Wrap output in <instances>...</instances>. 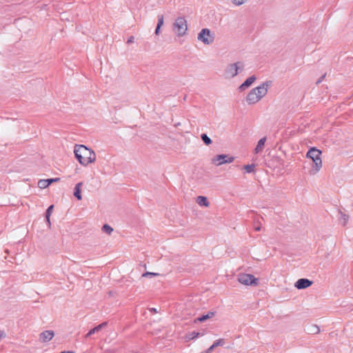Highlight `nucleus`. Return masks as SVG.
<instances>
[{
	"label": "nucleus",
	"instance_id": "obj_29",
	"mask_svg": "<svg viewBox=\"0 0 353 353\" xmlns=\"http://www.w3.org/2000/svg\"><path fill=\"white\" fill-rule=\"evenodd\" d=\"M216 348V347H214V344H212L208 349V352L209 353H211L212 352V350Z\"/></svg>",
	"mask_w": 353,
	"mask_h": 353
},
{
	"label": "nucleus",
	"instance_id": "obj_34",
	"mask_svg": "<svg viewBox=\"0 0 353 353\" xmlns=\"http://www.w3.org/2000/svg\"><path fill=\"white\" fill-rule=\"evenodd\" d=\"M201 353H209V352H208V350H206L205 351L201 352Z\"/></svg>",
	"mask_w": 353,
	"mask_h": 353
},
{
	"label": "nucleus",
	"instance_id": "obj_4",
	"mask_svg": "<svg viewBox=\"0 0 353 353\" xmlns=\"http://www.w3.org/2000/svg\"><path fill=\"white\" fill-rule=\"evenodd\" d=\"M243 69L244 63L241 61L230 63L225 67L223 76L225 79H232L241 72Z\"/></svg>",
	"mask_w": 353,
	"mask_h": 353
},
{
	"label": "nucleus",
	"instance_id": "obj_30",
	"mask_svg": "<svg viewBox=\"0 0 353 353\" xmlns=\"http://www.w3.org/2000/svg\"><path fill=\"white\" fill-rule=\"evenodd\" d=\"M6 337V334L3 331L0 330V339Z\"/></svg>",
	"mask_w": 353,
	"mask_h": 353
},
{
	"label": "nucleus",
	"instance_id": "obj_8",
	"mask_svg": "<svg viewBox=\"0 0 353 353\" xmlns=\"http://www.w3.org/2000/svg\"><path fill=\"white\" fill-rule=\"evenodd\" d=\"M234 160V158L233 157H229L227 154H218L212 159V162L216 165L219 166L225 163H230Z\"/></svg>",
	"mask_w": 353,
	"mask_h": 353
},
{
	"label": "nucleus",
	"instance_id": "obj_3",
	"mask_svg": "<svg viewBox=\"0 0 353 353\" xmlns=\"http://www.w3.org/2000/svg\"><path fill=\"white\" fill-rule=\"evenodd\" d=\"M321 151L316 148H310L307 154L306 157L310 159L313 163L310 170V175L316 174L322 168Z\"/></svg>",
	"mask_w": 353,
	"mask_h": 353
},
{
	"label": "nucleus",
	"instance_id": "obj_10",
	"mask_svg": "<svg viewBox=\"0 0 353 353\" xmlns=\"http://www.w3.org/2000/svg\"><path fill=\"white\" fill-rule=\"evenodd\" d=\"M256 77L255 75H252V76L249 77L241 85H239V87L238 88L240 92H243V91L245 90L247 88L250 87L254 83V82L256 81Z\"/></svg>",
	"mask_w": 353,
	"mask_h": 353
},
{
	"label": "nucleus",
	"instance_id": "obj_6",
	"mask_svg": "<svg viewBox=\"0 0 353 353\" xmlns=\"http://www.w3.org/2000/svg\"><path fill=\"white\" fill-rule=\"evenodd\" d=\"M214 39V34L208 28H203L197 36V39L206 46L212 44Z\"/></svg>",
	"mask_w": 353,
	"mask_h": 353
},
{
	"label": "nucleus",
	"instance_id": "obj_25",
	"mask_svg": "<svg viewBox=\"0 0 353 353\" xmlns=\"http://www.w3.org/2000/svg\"><path fill=\"white\" fill-rule=\"evenodd\" d=\"M214 347L223 346L225 345V340L223 339H219L214 342Z\"/></svg>",
	"mask_w": 353,
	"mask_h": 353
},
{
	"label": "nucleus",
	"instance_id": "obj_14",
	"mask_svg": "<svg viewBox=\"0 0 353 353\" xmlns=\"http://www.w3.org/2000/svg\"><path fill=\"white\" fill-rule=\"evenodd\" d=\"M83 185L82 182H79L77 184H76L74 187V196L78 199L81 200L82 196H81V187Z\"/></svg>",
	"mask_w": 353,
	"mask_h": 353
},
{
	"label": "nucleus",
	"instance_id": "obj_11",
	"mask_svg": "<svg viewBox=\"0 0 353 353\" xmlns=\"http://www.w3.org/2000/svg\"><path fill=\"white\" fill-rule=\"evenodd\" d=\"M312 284V281L307 279H299L294 284V286L299 289H305Z\"/></svg>",
	"mask_w": 353,
	"mask_h": 353
},
{
	"label": "nucleus",
	"instance_id": "obj_23",
	"mask_svg": "<svg viewBox=\"0 0 353 353\" xmlns=\"http://www.w3.org/2000/svg\"><path fill=\"white\" fill-rule=\"evenodd\" d=\"M255 165L254 164H250V165H244V169L248 173H252L254 171Z\"/></svg>",
	"mask_w": 353,
	"mask_h": 353
},
{
	"label": "nucleus",
	"instance_id": "obj_7",
	"mask_svg": "<svg viewBox=\"0 0 353 353\" xmlns=\"http://www.w3.org/2000/svg\"><path fill=\"white\" fill-rule=\"evenodd\" d=\"M238 281L245 285H258V279L253 275L250 274H239L237 276Z\"/></svg>",
	"mask_w": 353,
	"mask_h": 353
},
{
	"label": "nucleus",
	"instance_id": "obj_15",
	"mask_svg": "<svg viewBox=\"0 0 353 353\" xmlns=\"http://www.w3.org/2000/svg\"><path fill=\"white\" fill-rule=\"evenodd\" d=\"M196 201L200 206L208 207L210 205V203L208 201L207 197L203 196H197Z\"/></svg>",
	"mask_w": 353,
	"mask_h": 353
},
{
	"label": "nucleus",
	"instance_id": "obj_31",
	"mask_svg": "<svg viewBox=\"0 0 353 353\" xmlns=\"http://www.w3.org/2000/svg\"><path fill=\"white\" fill-rule=\"evenodd\" d=\"M160 29H161V28H158V27L157 26L156 30H155V34H157V35H159V33H160Z\"/></svg>",
	"mask_w": 353,
	"mask_h": 353
},
{
	"label": "nucleus",
	"instance_id": "obj_12",
	"mask_svg": "<svg viewBox=\"0 0 353 353\" xmlns=\"http://www.w3.org/2000/svg\"><path fill=\"white\" fill-rule=\"evenodd\" d=\"M108 323L107 322H103L99 325L94 327L92 330H90L85 336V338L90 337L91 335L94 334L97 332H99L101 330L105 327L107 326Z\"/></svg>",
	"mask_w": 353,
	"mask_h": 353
},
{
	"label": "nucleus",
	"instance_id": "obj_13",
	"mask_svg": "<svg viewBox=\"0 0 353 353\" xmlns=\"http://www.w3.org/2000/svg\"><path fill=\"white\" fill-rule=\"evenodd\" d=\"M265 141L266 137H263L258 141V143L254 149V152L256 154H259L263 150Z\"/></svg>",
	"mask_w": 353,
	"mask_h": 353
},
{
	"label": "nucleus",
	"instance_id": "obj_21",
	"mask_svg": "<svg viewBox=\"0 0 353 353\" xmlns=\"http://www.w3.org/2000/svg\"><path fill=\"white\" fill-rule=\"evenodd\" d=\"M38 186L41 189H43L49 186L47 179H40L38 182Z\"/></svg>",
	"mask_w": 353,
	"mask_h": 353
},
{
	"label": "nucleus",
	"instance_id": "obj_22",
	"mask_svg": "<svg viewBox=\"0 0 353 353\" xmlns=\"http://www.w3.org/2000/svg\"><path fill=\"white\" fill-rule=\"evenodd\" d=\"M102 230L104 232L107 233L108 234H110L113 231V228L111 226H110L109 225L105 224L102 227Z\"/></svg>",
	"mask_w": 353,
	"mask_h": 353
},
{
	"label": "nucleus",
	"instance_id": "obj_18",
	"mask_svg": "<svg viewBox=\"0 0 353 353\" xmlns=\"http://www.w3.org/2000/svg\"><path fill=\"white\" fill-rule=\"evenodd\" d=\"M320 328L316 325H311L307 327V332L311 334H318Z\"/></svg>",
	"mask_w": 353,
	"mask_h": 353
},
{
	"label": "nucleus",
	"instance_id": "obj_27",
	"mask_svg": "<svg viewBox=\"0 0 353 353\" xmlns=\"http://www.w3.org/2000/svg\"><path fill=\"white\" fill-rule=\"evenodd\" d=\"M159 275V273L146 272L142 274V277L155 276Z\"/></svg>",
	"mask_w": 353,
	"mask_h": 353
},
{
	"label": "nucleus",
	"instance_id": "obj_33",
	"mask_svg": "<svg viewBox=\"0 0 353 353\" xmlns=\"http://www.w3.org/2000/svg\"><path fill=\"white\" fill-rule=\"evenodd\" d=\"M347 216L344 215L343 216V222H344V224H345V223L347 222Z\"/></svg>",
	"mask_w": 353,
	"mask_h": 353
},
{
	"label": "nucleus",
	"instance_id": "obj_26",
	"mask_svg": "<svg viewBox=\"0 0 353 353\" xmlns=\"http://www.w3.org/2000/svg\"><path fill=\"white\" fill-rule=\"evenodd\" d=\"M163 22H164L163 15H162V14L158 15V23H157V26L158 28H161V26L163 25Z\"/></svg>",
	"mask_w": 353,
	"mask_h": 353
},
{
	"label": "nucleus",
	"instance_id": "obj_36",
	"mask_svg": "<svg viewBox=\"0 0 353 353\" xmlns=\"http://www.w3.org/2000/svg\"><path fill=\"white\" fill-rule=\"evenodd\" d=\"M321 82V80H319L316 83H319Z\"/></svg>",
	"mask_w": 353,
	"mask_h": 353
},
{
	"label": "nucleus",
	"instance_id": "obj_16",
	"mask_svg": "<svg viewBox=\"0 0 353 353\" xmlns=\"http://www.w3.org/2000/svg\"><path fill=\"white\" fill-rule=\"evenodd\" d=\"M214 316V312H208L207 314L205 315H203L197 319H196L194 320V322L196 323V322H203L212 317H213Z\"/></svg>",
	"mask_w": 353,
	"mask_h": 353
},
{
	"label": "nucleus",
	"instance_id": "obj_32",
	"mask_svg": "<svg viewBox=\"0 0 353 353\" xmlns=\"http://www.w3.org/2000/svg\"><path fill=\"white\" fill-rule=\"evenodd\" d=\"M134 41V37H130L128 40V43H132Z\"/></svg>",
	"mask_w": 353,
	"mask_h": 353
},
{
	"label": "nucleus",
	"instance_id": "obj_28",
	"mask_svg": "<svg viewBox=\"0 0 353 353\" xmlns=\"http://www.w3.org/2000/svg\"><path fill=\"white\" fill-rule=\"evenodd\" d=\"M59 181H60V178H53V179H47V181H48L49 185L54 182H57Z\"/></svg>",
	"mask_w": 353,
	"mask_h": 353
},
{
	"label": "nucleus",
	"instance_id": "obj_19",
	"mask_svg": "<svg viewBox=\"0 0 353 353\" xmlns=\"http://www.w3.org/2000/svg\"><path fill=\"white\" fill-rule=\"evenodd\" d=\"M200 335V333L199 332H192L189 334H188L185 339V341H189L192 339H196V337H198Z\"/></svg>",
	"mask_w": 353,
	"mask_h": 353
},
{
	"label": "nucleus",
	"instance_id": "obj_35",
	"mask_svg": "<svg viewBox=\"0 0 353 353\" xmlns=\"http://www.w3.org/2000/svg\"><path fill=\"white\" fill-rule=\"evenodd\" d=\"M260 230V227L256 228V230Z\"/></svg>",
	"mask_w": 353,
	"mask_h": 353
},
{
	"label": "nucleus",
	"instance_id": "obj_24",
	"mask_svg": "<svg viewBox=\"0 0 353 353\" xmlns=\"http://www.w3.org/2000/svg\"><path fill=\"white\" fill-rule=\"evenodd\" d=\"M248 0H231V2L235 6H240L247 2Z\"/></svg>",
	"mask_w": 353,
	"mask_h": 353
},
{
	"label": "nucleus",
	"instance_id": "obj_37",
	"mask_svg": "<svg viewBox=\"0 0 353 353\" xmlns=\"http://www.w3.org/2000/svg\"><path fill=\"white\" fill-rule=\"evenodd\" d=\"M152 310H153V312H156L155 309L152 308Z\"/></svg>",
	"mask_w": 353,
	"mask_h": 353
},
{
	"label": "nucleus",
	"instance_id": "obj_9",
	"mask_svg": "<svg viewBox=\"0 0 353 353\" xmlns=\"http://www.w3.org/2000/svg\"><path fill=\"white\" fill-rule=\"evenodd\" d=\"M54 332L52 330H46L39 335V341L42 343H47L52 339Z\"/></svg>",
	"mask_w": 353,
	"mask_h": 353
},
{
	"label": "nucleus",
	"instance_id": "obj_1",
	"mask_svg": "<svg viewBox=\"0 0 353 353\" xmlns=\"http://www.w3.org/2000/svg\"><path fill=\"white\" fill-rule=\"evenodd\" d=\"M74 153L79 163L83 166H86L96 161L94 152L83 145H77L74 147Z\"/></svg>",
	"mask_w": 353,
	"mask_h": 353
},
{
	"label": "nucleus",
	"instance_id": "obj_17",
	"mask_svg": "<svg viewBox=\"0 0 353 353\" xmlns=\"http://www.w3.org/2000/svg\"><path fill=\"white\" fill-rule=\"evenodd\" d=\"M53 208H54V205H50L48 207V208L47 209L46 212V221H47V223H48V225L49 227L51 225V223H50V215H51V214L52 212Z\"/></svg>",
	"mask_w": 353,
	"mask_h": 353
},
{
	"label": "nucleus",
	"instance_id": "obj_5",
	"mask_svg": "<svg viewBox=\"0 0 353 353\" xmlns=\"http://www.w3.org/2000/svg\"><path fill=\"white\" fill-rule=\"evenodd\" d=\"M188 30L187 21L184 17H178L173 23V31L179 37L185 36Z\"/></svg>",
	"mask_w": 353,
	"mask_h": 353
},
{
	"label": "nucleus",
	"instance_id": "obj_2",
	"mask_svg": "<svg viewBox=\"0 0 353 353\" xmlns=\"http://www.w3.org/2000/svg\"><path fill=\"white\" fill-rule=\"evenodd\" d=\"M270 85V81H265L260 84L259 86L252 88L248 93L245 97L247 103L249 105H253L258 103L267 94Z\"/></svg>",
	"mask_w": 353,
	"mask_h": 353
},
{
	"label": "nucleus",
	"instance_id": "obj_20",
	"mask_svg": "<svg viewBox=\"0 0 353 353\" xmlns=\"http://www.w3.org/2000/svg\"><path fill=\"white\" fill-rule=\"evenodd\" d=\"M201 138L205 145H209L212 143V140L206 134H202Z\"/></svg>",
	"mask_w": 353,
	"mask_h": 353
}]
</instances>
